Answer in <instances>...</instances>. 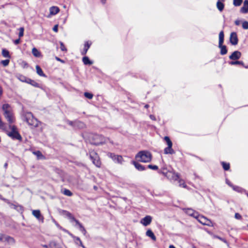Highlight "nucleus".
Wrapping results in <instances>:
<instances>
[{"label": "nucleus", "instance_id": "nucleus-1", "mask_svg": "<svg viewBox=\"0 0 248 248\" xmlns=\"http://www.w3.org/2000/svg\"><path fill=\"white\" fill-rule=\"evenodd\" d=\"M22 119L25 121L29 125L33 127H37L38 125L39 122L31 112L23 111L22 114Z\"/></svg>", "mask_w": 248, "mask_h": 248}, {"label": "nucleus", "instance_id": "nucleus-2", "mask_svg": "<svg viewBox=\"0 0 248 248\" xmlns=\"http://www.w3.org/2000/svg\"><path fill=\"white\" fill-rule=\"evenodd\" d=\"M2 109L3 111V115L10 125L14 123L15 119L11 106L8 104H4L2 105Z\"/></svg>", "mask_w": 248, "mask_h": 248}, {"label": "nucleus", "instance_id": "nucleus-3", "mask_svg": "<svg viewBox=\"0 0 248 248\" xmlns=\"http://www.w3.org/2000/svg\"><path fill=\"white\" fill-rule=\"evenodd\" d=\"M152 156V154L150 152L144 150L139 152L136 155L135 158L138 161L147 163L151 161Z\"/></svg>", "mask_w": 248, "mask_h": 248}, {"label": "nucleus", "instance_id": "nucleus-4", "mask_svg": "<svg viewBox=\"0 0 248 248\" xmlns=\"http://www.w3.org/2000/svg\"><path fill=\"white\" fill-rule=\"evenodd\" d=\"M91 138L92 139V144L95 145L102 144L106 142V138L101 135L93 134H92Z\"/></svg>", "mask_w": 248, "mask_h": 248}, {"label": "nucleus", "instance_id": "nucleus-5", "mask_svg": "<svg viewBox=\"0 0 248 248\" xmlns=\"http://www.w3.org/2000/svg\"><path fill=\"white\" fill-rule=\"evenodd\" d=\"M224 34L223 31H221L219 33V42L218 47L220 48V54L225 55L227 53V49L226 46L223 45L224 42Z\"/></svg>", "mask_w": 248, "mask_h": 248}, {"label": "nucleus", "instance_id": "nucleus-6", "mask_svg": "<svg viewBox=\"0 0 248 248\" xmlns=\"http://www.w3.org/2000/svg\"><path fill=\"white\" fill-rule=\"evenodd\" d=\"M9 128L11 131L9 132L8 136L14 140H21V136L17 130L16 127L15 125H9Z\"/></svg>", "mask_w": 248, "mask_h": 248}, {"label": "nucleus", "instance_id": "nucleus-7", "mask_svg": "<svg viewBox=\"0 0 248 248\" xmlns=\"http://www.w3.org/2000/svg\"><path fill=\"white\" fill-rule=\"evenodd\" d=\"M164 140L166 142L168 147L165 148L164 150V153L165 154H173L175 153L174 151L172 148V143L170 140V138L168 136H165L164 138Z\"/></svg>", "mask_w": 248, "mask_h": 248}, {"label": "nucleus", "instance_id": "nucleus-8", "mask_svg": "<svg viewBox=\"0 0 248 248\" xmlns=\"http://www.w3.org/2000/svg\"><path fill=\"white\" fill-rule=\"evenodd\" d=\"M90 158L93 164L97 167H100L101 162L99 156L96 152L94 151L91 152L90 153Z\"/></svg>", "mask_w": 248, "mask_h": 248}, {"label": "nucleus", "instance_id": "nucleus-9", "mask_svg": "<svg viewBox=\"0 0 248 248\" xmlns=\"http://www.w3.org/2000/svg\"><path fill=\"white\" fill-rule=\"evenodd\" d=\"M108 156L111 158L115 163L122 164L124 161L123 157L121 155H116L113 153H109Z\"/></svg>", "mask_w": 248, "mask_h": 248}, {"label": "nucleus", "instance_id": "nucleus-10", "mask_svg": "<svg viewBox=\"0 0 248 248\" xmlns=\"http://www.w3.org/2000/svg\"><path fill=\"white\" fill-rule=\"evenodd\" d=\"M152 217L150 216H146L140 220V223L144 226H147L150 224L152 222Z\"/></svg>", "mask_w": 248, "mask_h": 248}, {"label": "nucleus", "instance_id": "nucleus-11", "mask_svg": "<svg viewBox=\"0 0 248 248\" xmlns=\"http://www.w3.org/2000/svg\"><path fill=\"white\" fill-rule=\"evenodd\" d=\"M230 43L232 45H236L238 44V40L237 36V34L235 32H232L230 37Z\"/></svg>", "mask_w": 248, "mask_h": 248}, {"label": "nucleus", "instance_id": "nucleus-12", "mask_svg": "<svg viewBox=\"0 0 248 248\" xmlns=\"http://www.w3.org/2000/svg\"><path fill=\"white\" fill-rule=\"evenodd\" d=\"M32 214L38 220L43 222L44 217L41 215L40 210H32Z\"/></svg>", "mask_w": 248, "mask_h": 248}, {"label": "nucleus", "instance_id": "nucleus-13", "mask_svg": "<svg viewBox=\"0 0 248 248\" xmlns=\"http://www.w3.org/2000/svg\"><path fill=\"white\" fill-rule=\"evenodd\" d=\"M241 56V53L240 51H235L229 56V58L232 60H236L239 59Z\"/></svg>", "mask_w": 248, "mask_h": 248}, {"label": "nucleus", "instance_id": "nucleus-14", "mask_svg": "<svg viewBox=\"0 0 248 248\" xmlns=\"http://www.w3.org/2000/svg\"><path fill=\"white\" fill-rule=\"evenodd\" d=\"M240 12L243 14L248 13V0H245L243 7L240 9Z\"/></svg>", "mask_w": 248, "mask_h": 248}, {"label": "nucleus", "instance_id": "nucleus-15", "mask_svg": "<svg viewBox=\"0 0 248 248\" xmlns=\"http://www.w3.org/2000/svg\"><path fill=\"white\" fill-rule=\"evenodd\" d=\"M186 213L188 215L190 216L196 218H197V217L199 215V214L198 212L194 211L193 210L191 209H186Z\"/></svg>", "mask_w": 248, "mask_h": 248}, {"label": "nucleus", "instance_id": "nucleus-16", "mask_svg": "<svg viewBox=\"0 0 248 248\" xmlns=\"http://www.w3.org/2000/svg\"><path fill=\"white\" fill-rule=\"evenodd\" d=\"M132 164L135 166V167L139 171H143L145 170V167L139 163L138 162L133 161Z\"/></svg>", "mask_w": 248, "mask_h": 248}, {"label": "nucleus", "instance_id": "nucleus-17", "mask_svg": "<svg viewBox=\"0 0 248 248\" xmlns=\"http://www.w3.org/2000/svg\"><path fill=\"white\" fill-rule=\"evenodd\" d=\"M60 11V9L57 6H52L49 8L50 15L51 16L55 15Z\"/></svg>", "mask_w": 248, "mask_h": 248}, {"label": "nucleus", "instance_id": "nucleus-18", "mask_svg": "<svg viewBox=\"0 0 248 248\" xmlns=\"http://www.w3.org/2000/svg\"><path fill=\"white\" fill-rule=\"evenodd\" d=\"M92 43L91 42H89V41L86 42L84 44V47L83 50L81 52V54L82 55H85L90 48Z\"/></svg>", "mask_w": 248, "mask_h": 248}, {"label": "nucleus", "instance_id": "nucleus-19", "mask_svg": "<svg viewBox=\"0 0 248 248\" xmlns=\"http://www.w3.org/2000/svg\"><path fill=\"white\" fill-rule=\"evenodd\" d=\"M224 1V0H218L217 2V7L220 12L222 11L224 8V4L223 3Z\"/></svg>", "mask_w": 248, "mask_h": 248}, {"label": "nucleus", "instance_id": "nucleus-20", "mask_svg": "<svg viewBox=\"0 0 248 248\" xmlns=\"http://www.w3.org/2000/svg\"><path fill=\"white\" fill-rule=\"evenodd\" d=\"M171 175V179L172 180L177 181L179 179V175L178 173L170 171L169 172V175Z\"/></svg>", "mask_w": 248, "mask_h": 248}, {"label": "nucleus", "instance_id": "nucleus-21", "mask_svg": "<svg viewBox=\"0 0 248 248\" xmlns=\"http://www.w3.org/2000/svg\"><path fill=\"white\" fill-rule=\"evenodd\" d=\"M3 242H7L9 244H14L15 240L13 237L5 234Z\"/></svg>", "mask_w": 248, "mask_h": 248}, {"label": "nucleus", "instance_id": "nucleus-22", "mask_svg": "<svg viewBox=\"0 0 248 248\" xmlns=\"http://www.w3.org/2000/svg\"><path fill=\"white\" fill-rule=\"evenodd\" d=\"M196 219L200 223L203 225H205V224H206V220L207 218L204 217V216L199 215Z\"/></svg>", "mask_w": 248, "mask_h": 248}, {"label": "nucleus", "instance_id": "nucleus-23", "mask_svg": "<svg viewBox=\"0 0 248 248\" xmlns=\"http://www.w3.org/2000/svg\"><path fill=\"white\" fill-rule=\"evenodd\" d=\"M146 234L147 236L150 237L153 240H156V237L152 230L150 229L148 230L146 232Z\"/></svg>", "mask_w": 248, "mask_h": 248}, {"label": "nucleus", "instance_id": "nucleus-24", "mask_svg": "<svg viewBox=\"0 0 248 248\" xmlns=\"http://www.w3.org/2000/svg\"><path fill=\"white\" fill-rule=\"evenodd\" d=\"M36 73L40 76L43 77H46V76L44 73V72L42 71V69L41 68V67L39 65H37L36 66Z\"/></svg>", "mask_w": 248, "mask_h": 248}, {"label": "nucleus", "instance_id": "nucleus-25", "mask_svg": "<svg viewBox=\"0 0 248 248\" xmlns=\"http://www.w3.org/2000/svg\"><path fill=\"white\" fill-rule=\"evenodd\" d=\"M49 248H62L61 246L55 241L50 242Z\"/></svg>", "mask_w": 248, "mask_h": 248}, {"label": "nucleus", "instance_id": "nucleus-26", "mask_svg": "<svg viewBox=\"0 0 248 248\" xmlns=\"http://www.w3.org/2000/svg\"><path fill=\"white\" fill-rule=\"evenodd\" d=\"M16 78L21 81L23 82H26L27 83L28 80V78H27L26 77L21 75V74H18L16 75Z\"/></svg>", "mask_w": 248, "mask_h": 248}, {"label": "nucleus", "instance_id": "nucleus-27", "mask_svg": "<svg viewBox=\"0 0 248 248\" xmlns=\"http://www.w3.org/2000/svg\"><path fill=\"white\" fill-rule=\"evenodd\" d=\"M76 224L78 225L80 231L83 233L84 235H85L86 231L83 225L79 222V221H76Z\"/></svg>", "mask_w": 248, "mask_h": 248}, {"label": "nucleus", "instance_id": "nucleus-28", "mask_svg": "<svg viewBox=\"0 0 248 248\" xmlns=\"http://www.w3.org/2000/svg\"><path fill=\"white\" fill-rule=\"evenodd\" d=\"M229 64L232 65L239 64V65H242L243 66H244L246 68H248L247 66H244V63L242 61H231V62H229Z\"/></svg>", "mask_w": 248, "mask_h": 248}, {"label": "nucleus", "instance_id": "nucleus-29", "mask_svg": "<svg viewBox=\"0 0 248 248\" xmlns=\"http://www.w3.org/2000/svg\"><path fill=\"white\" fill-rule=\"evenodd\" d=\"M27 83L31 85L32 86H33L35 87H37V88L40 87V85L39 83H37L35 81L32 80L30 78L28 79Z\"/></svg>", "mask_w": 248, "mask_h": 248}, {"label": "nucleus", "instance_id": "nucleus-30", "mask_svg": "<svg viewBox=\"0 0 248 248\" xmlns=\"http://www.w3.org/2000/svg\"><path fill=\"white\" fill-rule=\"evenodd\" d=\"M64 212H65V215L69 217V218L71 220V221H75V222H76V221H78L77 219H76L73 216V215L70 213H69V212L68 211H64Z\"/></svg>", "mask_w": 248, "mask_h": 248}, {"label": "nucleus", "instance_id": "nucleus-31", "mask_svg": "<svg viewBox=\"0 0 248 248\" xmlns=\"http://www.w3.org/2000/svg\"><path fill=\"white\" fill-rule=\"evenodd\" d=\"M82 61L85 65H91L93 62L90 60L88 57L85 56L82 59Z\"/></svg>", "mask_w": 248, "mask_h": 248}, {"label": "nucleus", "instance_id": "nucleus-32", "mask_svg": "<svg viewBox=\"0 0 248 248\" xmlns=\"http://www.w3.org/2000/svg\"><path fill=\"white\" fill-rule=\"evenodd\" d=\"M32 53L36 57H39L41 56L40 52L35 47L32 48Z\"/></svg>", "mask_w": 248, "mask_h": 248}, {"label": "nucleus", "instance_id": "nucleus-33", "mask_svg": "<svg viewBox=\"0 0 248 248\" xmlns=\"http://www.w3.org/2000/svg\"><path fill=\"white\" fill-rule=\"evenodd\" d=\"M2 55L5 58H10V55L9 54V51L5 48L3 49L2 50Z\"/></svg>", "mask_w": 248, "mask_h": 248}, {"label": "nucleus", "instance_id": "nucleus-34", "mask_svg": "<svg viewBox=\"0 0 248 248\" xmlns=\"http://www.w3.org/2000/svg\"><path fill=\"white\" fill-rule=\"evenodd\" d=\"M33 153L34 155H36L38 159H42L44 158V155H42V153L39 151L34 152Z\"/></svg>", "mask_w": 248, "mask_h": 248}, {"label": "nucleus", "instance_id": "nucleus-35", "mask_svg": "<svg viewBox=\"0 0 248 248\" xmlns=\"http://www.w3.org/2000/svg\"><path fill=\"white\" fill-rule=\"evenodd\" d=\"M223 169L225 170H228L230 169V164L224 162L221 163Z\"/></svg>", "mask_w": 248, "mask_h": 248}, {"label": "nucleus", "instance_id": "nucleus-36", "mask_svg": "<svg viewBox=\"0 0 248 248\" xmlns=\"http://www.w3.org/2000/svg\"><path fill=\"white\" fill-rule=\"evenodd\" d=\"M243 2V0H233V4L235 6H239L241 5Z\"/></svg>", "mask_w": 248, "mask_h": 248}, {"label": "nucleus", "instance_id": "nucleus-37", "mask_svg": "<svg viewBox=\"0 0 248 248\" xmlns=\"http://www.w3.org/2000/svg\"><path fill=\"white\" fill-rule=\"evenodd\" d=\"M62 193L68 196H71L73 195V193L68 189H64L62 192Z\"/></svg>", "mask_w": 248, "mask_h": 248}, {"label": "nucleus", "instance_id": "nucleus-38", "mask_svg": "<svg viewBox=\"0 0 248 248\" xmlns=\"http://www.w3.org/2000/svg\"><path fill=\"white\" fill-rule=\"evenodd\" d=\"M232 187L234 190L239 192H242L244 190L243 188L238 186H232Z\"/></svg>", "mask_w": 248, "mask_h": 248}, {"label": "nucleus", "instance_id": "nucleus-39", "mask_svg": "<svg viewBox=\"0 0 248 248\" xmlns=\"http://www.w3.org/2000/svg\"><path fill=\"white\" fill-rule=\"evenodd\" d=\"M19 32L18 34V36L19 38H21L24 35V28L23 27H20L19 29Z\"/></svg>", "mask_w": 248, "mask_h": 248}, {"label": "nucleus", "instance_id": "nucleus-40", "mask_svg": "<svg viewBox=\"0 0 248 248\" xmlns=\"http://www.w3.org/2000/svg\"><path fill=\"white\" fill-rule=\"evenodd\" d=\"M84 96L88 98V99H91L93 97V94L91 93H88V92H85L84 93Z\"/></svg>", "mask_w": 248, "mask_h": 248}, {"label": "nucleus", "instance_id": "nucleus-41", "mask_svg": "<svg viewBox=\"0 0 248 248\" xmlns=\"http://www.w3.org/2000/svg\"><path fill=\"white\" fill-rule=\"evenodd\" d=\"M147 168L152 169L153 170H157L158 169V167L156 165H148L147 166Z\"/></svg>", "mask_w": 248, "mask_h": 248}, {"label": "nucleus", "instance_id": "nucleus-42", "mask_svg": "<svg viewBox=\"0 0 248 248\" xmlns=\"http://www.w3.org/2000/svg\"><path fill=\"white\" fill-rule=\"evenodd\" d=\"M60 46H61L60 48H61V50L62 51H66L67 49L65 47V46H64V44L62 42H60Z\"/></svg>", "mask_w": 248, "mask_h": 248}, {"label": "nucleus", "instance_id": "nucleus-43", "mask_svg": "<svg viewBox=\"0 0 248 248\" xmlns=\"http://www.w3.org/2000/svg\"><path fill=\"white\" fill-rule=\"evenodd\" d=\"M10 61L9 60H5L1 61V63L4 66H6L8 65Z\"/></svg>", "mask_w": 248, "mask_h": 248}, {"label": "nucleus", "instance_id": "nucleus-44", "mask_svg": "<svg viewBox=\"0 0 248 248\" xmlns=\"http://www.w3.org/2000/svg\"><path fill=\"white\" fill-rule=\"evenodd\" d=\"M242 27L244 29H248V22L245 21L242 23Z\"/></svg>", "mask_w": 248, "mask_h": 248}, {"label": "nucleus", "instance_id": "nucleus-45", "mask_svg": "<svg viewBox=\"0 0 248 248\" xmlns=\"http://www.w3.org/2000/svg\"><path fill=\"white\" fill-rule=\"evenodd\" d=\"M204 225L211 226H212V222L210 219L207 218L206 220V224H205Z\"/></svg>", "mask_w": 248, "mask_h": 248}, {"label": "nucleus", "instance_id": "nucleus-46", "mask_svg": "<svg viewBox=\"0 0 248 248\" xmlns=\"http://www.w3.org/2000/svg\"><path fill=\"white\" fill-rule=\"evenodd\" d=\"M234 217L235 218L237 219H242V216L239 213H235Z\"/></svg>", "mask_w": 248, "mask_h": 248}, {"label": "nucleus", "instance_id": "nucleus-47", "mask_svg": "<svg viewBox=\"0 0 248 248\" xmlns=\"http://www.w3.org/2000/svg\"><path fill=\"white\" fill-rule=\"evenodd\" d=\"M216 238H217V239H218L219 240H221V241L224 242L225 243H227V242L226 241V240L223 238H222L220 236H216Z\"/></svg>", "mask_w": 248, "mask_h": 248}, {"label": "nucleus", "instance_id": "nucleus-48", "mask_svg": "<svg viewBox=\"0 0 248 248\" xmlns=\"http://www.w3.org/2000/svg\"><path fill=\"white\" fill-rule=\"evenodd\" d=\"M179 183L180 186H183V187H185L186 186V185L182 180H180Z\"/></svg>", "mask_w": 248, "mask_h": 248}, {"label": "nucleus", "instance_id": "nucleus-49", "mask_svg": "<svg viewBox=\"0 0 248 248\" xmlns=\"http://www.w3.org/2000/svg\"><path fill=\"white\" fill-rule=\"evenodd\" d=\"M14 43L15 45L19 44L20 43V38L19 37L18 39L14 40Z\"/></svg>", "mask_w": 248, "mask_h": 248}, {"label": "nucleus", "instance_id": "nucleus-50", "mask_svg": "<svg viewBox=\"0 0 248 248\" xmlns=\"http://www.w3.org/2000/svg\"><path fill=\"white\" fill-rule=\"evenodd\" d=\"M55 59L57 61H59V62H61L62 63H64L65 62V61L61 59H60V58L58 57H55Z\"/></svg>", "mask_w": 248, "mask_h": 248}, {"label": "nucleus", "instance_id": "nucleus-51", "mask_svg": "<svg viewBox=\"0 0 248 248\" xmlns=\"http://www.w3.org/2000/svg\"><path fill=\"white\" fill-rule=\"evenodd\" d=\"M5 234L3 233H0V241L3 242L4 240V237Z\"/></svg>", "mask_w": 248, "mask_h": 248}, {"label": "nucleus", "instance_id": "nucleus-52", "mask_svg": "<svg viewBox=\"0 0 248 248\" xmlns=\"http://www.w3.org/2000/svg\"><path fill=\"white\" fill-rule=\"evenodd\" d=\"M53 31H54L55 32H57L58 31V25H56L54 26V27L53 28Z\"/></svg>", "mask_w": 248, "mask_h": 248}, {"label": "nucleus", "instance_id": "nucleus-53", "mask_svg": "<svg viewBox=\"0 0 248 248\" xmlns=\"http://www.w3.org/2000/svg\"><path fill=\"white\" fill-rule=\"evenodd\" d=\"M79 243H78V242H76V244L77 245H80V246H81L83 248H86L83 245L81 241L80 240V241L78 242Z\"/></svg>", "mask_w": 248, "mask_h": 248}, {"label": "nucleus", "instance_id": "nucleus-54", "mask_svg": "<svg viewBox=\"0 0 248 248\" xmlns=\"http://www.w3.org/2000/svg\"><path fill=\"white\" fill-rule=\"evenodd\" d=\"M150 119H152V120H154V121L156 120L155 117L154 115H150Z\"/></svg>", "mask_w": 248, "mask_h": 248}, {"label": "nucleus", "instance_id": "nucleus-55", "mask_svg": "<svg viewBox=\"0 0 248 248\" xmlns=\"http://www.w3.org/2000/svg\"><path fill=\"white\" fill-rule=\"evenodd\" d=\"M226 183L230 186L232 187V183L228 180H226Z\"/></svg>", "mask_w": 248, "mask_h": 248}, {"label": "nucleus", "instance_id": "nucleus-56", "mask_svg": "<svg viewBox=\"0 0 248 248\" xmlns=\"http://www.w3.org/2000/svg\"><path fill=\"white\" fill-rule=\"evenodd\" d=\"M235 24L237 26L239 25L240 24V21L239 20H236L235 21Z\"/></svg>", "mask_w": 248, "mask_h": 248}, {"label": "nucleus", "instance_id": "nucleus-57", "mask_svg": "<svg viewBox=\"0 0 248 248\" xmlns=\"http://www.w3.org/2000/svg\"><path fill=\"white\" fill-rule=\"evenodd\" d=\"M67 123H68V124H69L70 125L73 126V124H74L73 122L68 121Z\"/></svg>", "mask_w": 248, "mask_h": 248}, {"label": "nucleus", "instance_id": "nucleus-58", "mask_svg": "<svg viewBox=\"0 0 248 248\" xmlns=\"http://www.w3.org/2000/svg\"><path fill=\"white\" fill-rule=\"evenodd\" d=\"M42 246L45 248H49V245H42Z\"/></svg>", "mask_w": 248, "mask_h": 248}, {"label": "nucleus", "instance_id": "nucleus-59", "mask_svg": "<svg viewBox=\"0 0 248 248\" xmlns=\"http://www.w3.org/2000/svg\"><path fill=\"white\" fill-rule=\"evenodd\" d=\"M75 240L76 241H78V242L80 241L81 240L80 239V238L78 237H75Z\"/></svg>", "mask_w": 248, "mask_h": 248}, {"label": "nucleus", "instance_id": "nucleus-60", "mask_svg": "<svg viewBox=\"0 0 248 248\" xmlns=\"http://www.w3.org/2000/svg\"><path fill=\"white\" fill-rule=\"evenodd\" d=\"M7 166H8V163H5L4 165V168L6 169H7Z\"/></svg>", "mask_w": 248, "mask_h": 248}, {"label": "nucleus", "instance_id": "nucleus-61", "mask_svg": "<svg viewBox=\"0 0 248 248\" xmlns=\"http://www.w3.org/2000/svg\"><path fill=\"white\" fill-rule=\"evenodd\" d=\"M101 1L103 4H105L106 3V0H101Z\"/></svg>", "mask_w": 248, "mask_h": 248}, {"label": "nucleus", "instance_id": "nucleus-62", "mask_svg": "<svg viewBox=\"0 0 248 248\" xmlns=\"http://www.w3.org/2000/svg\"><path fill=\"white\" fill-rule=\"evenodd\" d=\"M169 248H175V247L173 245H170Z\"/></svg>", "mask_w": 248, "mask_h": 248}, {"label": "nucleus", "instance_id": "nucleus-63", "mask_svg": "<svg viewBox=\"0 0 248 248\" xmlns=\"http://www.w3.org/2000/svg\"><path fill=\"white\" fill-rule=\"evenodd\" d=\"M149 106L148 105H147H147H146L145 106V108H148L149 107Z\"/></svg>", "mask_w": 248, "mask_h": 248}, {"label": "nucleus", "instance_id": "nucleus-64", "mask_svg": "<svg viewBox=\"0 0 248 248\" xmlns=\"http://www.w3.org/2000/svg\"><path fill=\"white\" fill-rule=\"evenodd\" d=\"M162 173L165 174V172H163Z\"/></svg>", "mask_w": 248, "mask_h": 248}]
</instances>
